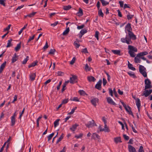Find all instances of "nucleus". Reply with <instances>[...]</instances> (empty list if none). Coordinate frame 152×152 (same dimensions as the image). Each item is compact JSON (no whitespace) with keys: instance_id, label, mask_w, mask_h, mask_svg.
I'll return each instance as SVG.
<instances>
[{"instance_id":"obj_26","label":"nucleus","mask_w":152,"mask_h":152,"mask_svg":"<svg viewBox=\"0 0 152 152\" xmlns=\"http://www.w3.org/2000/svg\"><path fill=\"white\" fill-rule=\"evenodd\" d=\"M100 1H101L102 5L104 6H106L109 4L108 2H107L104 0H100Z\"/></svg>"},{"instance_id":"obj_63","label":"nucleus","mask_w":152,"mask_h":152,"mask_svg":"<svg viewBox=\"0 0 152 152\" xmlns=\"http://www.w3.org/2000/svg\"><path fill=\"white\" fill-rule=\"evenodd\" d=\"M77 107H75L74 108L72 109V110L71 111L69 114H72L74 113L75 110L76 109Z\"/></svg>"},{"instance_id":"obj_53","label":"nucleus","mask_w":152,"mask_h":152,"mask_svg":"<svg viewBox=\"0 0 152 152\" xmlns=\"http://www.w3.org/2000/svg\"><path fill=\"white\" fill-rule=\"evenodd\" d=\"M35 36V35H34L33 36H32V37H30L29 38V39L28 40V42H30V41H31V40H33L34 39Z\"/></svg>"},{"instance_id":"obj_52","label":"nucleus","mask_w":152,"mask_h":152,"mask_svg":"<svg viewBox=\"0 0 152 152\" xmlns=\"http://www.w3.org/2000/svg\"><path fill=\"white\" fill-rule=\"evenodd\" d=\"M75 60H76V59H75V57H73V58L72 60V61L70 62V64L71 65L73 64H74V63H75Z\"/></svg>"},{"instance_id":"obj_19","label":"nucleus","mask_w":152,"mask_h":152,"mask_svg":"<svg viewBox=\"0 0 152 152\" xmlns=\"http://www.w3.org/2000/svg\"><path fill=\"white\" fill-rule=\"evenodd\" d=\"M112 52L114 54L120 56L121 51L119 50H112Z\"/></svg>"},{"instance_id":"obj_64","label":"nucleus","mask_w":152,"mask_h":152,"mask_svg":"<svg viewBox=\"0 0 152 152\" xmlns=\"http://www.w3.org/2000/svg\"><path fill=\"white\" fill-rule=\"evenodd\" d=\"M84 26H85L84 25H82L80 26H78L77 28L78 29H80L83 28Z\"/></svg>"},{"instance_id":"obj_17","label":"nucleus","mask_w":152,"mask_h":152,"mask_svg":"<svg viewBox=\"0 0 152 152\" xmlns=\"http://www.w3.org/2000/svg\"><path fill=\"white\" fill-rule=\"evenodd\" d=\"M114 140L116 143H117L119 142H122V141L121 140V137H120L115 138Z\"/></svg>"},{"instance_id":"obj_51","label":"nucleus","mask_w":152,"mask_h":152,"mask_svg":"<svg viewBox=\"0 0 152 152\" xmlns=\"http://www.w3.org/2000/svg\"><path fill=\"white\" fill-rule=\"evenodd\" d=\"M68 101H69V100H68V99H65L63 100L62 101V102H61L62 104H66L68 102Z\"/></svg>"},{"instance_id":"obj_4","label":"nucleus","mask_w":152,"mask_h":152,"mask_svg":"<svg viewBox=\"0 0 152 152\" xmlns=\"http://www.w3.org/2000/svg\"><path fill=\"white\" fill-rule=\"evenodd\" d=\"M85 125L88 128L92 127L94 126H97V125L95 123L94 121L93 120L89 121L87 124H86Z\"/></svg>"},{"instance_id":"obj_55","label":"nucleus","mask_w":152,"mask_h":152,"mask_svg":"<svg viewBox=\"0 0 152 152\" xmlns=\"http://www.w3.org/2000/svg\"><path fill=\"white\" fill-rule=\"evenodd\" d=\"M109 93L111 96H113V91L112 90L111 88H109Z\"/></svg>"},{"instance_id":"obj_22","label":"nucleus","mask_w":152,"mask_h":152,"mask_svg":"<svg viewBox=\"0 0 152 152\" xmlns=\"http://www.w3.org/2000/svg\"><path fill=\"white\" fill-rule=\"evenodd\" d=\"M78 126V125L77 124H75L72 126V127L70 128V129L73 131H74L75 130L77 126Z\"/></svg>"},{"instance_id":"obj_11","label":"nucleus","mask_w":152,"mask_h":152,"mask_svg":"<svg viewBox=\"0 0 152 152\" xmlns=\"http://www.w3.org/2000/svg\"><path fill=\"white\" fill-rule=\"evenodd\" d=\"M107 101L108 103L111 104L115 105V103L113 101V99L110 97H108L107 98Z\"/></svg>"},{"instance_id":"obj_42","label":"nucleus","mask_w":152,"mask_h":152,"mask_svg":"<svg viewBox=\"0 0 152 152\" xmlns=\"http://www.w3.org/2000/svg\"><path fill=\"white\" fill-rule=\"evenodd\" d=\"M29 59V57L27 56L26 58L22 61V63L23 64H26Z\"/></svg>"},{"instance_id":"obj_60","label":"nucleus","mask_w":152,"mask_h":152,"mask_svg":"<svg viewBox=\"0 0 152 152\" xmlns=\"http://www.w3.org/2000/svg\"><path fill=\"white\" fill-rule=\"evenodd\" d=\"M103 83L104 86H105L107 83V80L105 78H103Z\"/></svg>"},{"instance_id":"obj_45","label":"nucleus","mask_w":152,"mask_h":152,"mask_svg":"<svg viewBox=\"0 0 152 152\" xmlns=\"http://www.w3.org/2000/svg\"><path fill=\"white\" fill-rule=\"evenodd\" d=\"M87 32V31L86 29H84L82 30H81L80 31V33L82 35H83L85 33H86Z\"/></svg>"},{"instance_id":"obj_16","label":"nucleus","mask_w":152,"mask_h":152,"mask_svg":"<svg viewBox=\"0 0 152 152\" xmlns=\"http://www.w3.org/2000/svg\"><path fill=\"white\" fill-rule=\"evenodd\" d=\"M96 138L98 139H100V136L98 134L95 133H94L92 136V138L95 140Z\"/></svg>"},{"instance_id":"obj_40","label":"nucleus","mask_w":152,"mask_h":152,"mask_svg":"<svg viewBox=\"0 0 152 152\" xmlns=\"http://www.w3.org/2000/svg\"><path fill=\"white\" fill-rule=\"evenodd\" d=\"M74 45L76 48H78L80 46V44L77 43L76 41H75L74 43Z\"/></svg>"},{"instance_id":"obj_43","label":"nucleus","mask_w":152,"mask_h":152,"mask_svg":"<svg viewBox=\"0 0 152 152\" xmlns=\"http://www.w3.org/2000/svg\"><path fill=\"white\" fill-rule=\"evenodd\" d=\"M99 32L96 31L95 32V37L96 38L97 40H99Z\"/></svg>"},{"instance_id":"obj_44","label":"nucleus","mask_w":152,"mask_h":152,"mask_svg":"<svg viewBox=\"0 0 152 152\" xmlns=\"http://www.w3.org/2000/svg\"><path fill=\"white\" fill-rule=\"evenodd\" d=\"M79 93L80 94V95H85L86 94V93L83 90H80L79 91Z\"/></svg>"},{"instance_id":"obj_24","label":"nucleus","mask_w":152,"mask_h":152,"mask_svg":"<svg viewBox=\"0 0 152 152\" xmlns=\"http://www.w3.org/2000/svg\"><path fill=\"white\" fill-rule=\"evenodd\" d=\"M12 41V39H10L9 40H8L7 44L6 46L7 48H9L12 46V44L11 43V42Z\"/></svg>"},{"instance_id":"obj_29","label":"nucleus","mask_w":152,"mask_h":152,"mask_svg":"<svg viewBox=\"0 0 152 152\" xmlns=\"http://www.w3.org/2000/svg\"><path fill=\"white\" fill-rule=\"evenodd\" d=\"M69 31V28H67L63 32L62 34L63 35H66L68 34Z\"/></svg>"},{"instance_id":"obj_9","label":"nucleus","mask_w":152,"mask_h":152,"mask_svg":"<svg viewBox=\"0 0 152 152\" xmlns=\"http://www.w3.org/2000/svg\"><path fill=\"white\" fill-rule=\"evenodd\" d=\"M16 115H13L11 118V126H13L15 124V118L16 117Z\"/></svg>"},{"instance_id":"obj_31","label":"nucleus","mask_w":152,"mask_h":152,"mask_svg":"<svg viewBox=\"0 0 152 152\" xmlns=\"http://www.w3.org/2000/svg\"><path fill=\"white\" fill-rule=\"evenodd\" d=\"M91 67H89V66L87 64H86L85 67V69L86 72L90 71L91 70Z\"/></svg>"},{"instance_id":"obj_10","label":"nucleus","mask_w":152,"mask_h":152,"mask_svg":"<svg viewBox=\"0 0 152 152\" xmlns=\"http://www.w3.org/2000/svg\"><path fill=\"white\" fill-rule=\"evenodd\" d=\"M140 57H141V56H140L138 54L137 55V56L135 57L134 59V61L135 63H138L140 62L141 60L140 58H140Z\"/></svg>"},{"instance_id":"obj_50","label":"nucleus","mask_w":152,"mask_h":152,"mask_svg":"<svg viewBox=\"0 0 152 152\" xmlns=\"http://www.w3.org/2000/svg\"><path fill=\"white\" fill-rule=\"evenodd\" d=\"M123 137H124V139L126 140H128L129 139V137L125 134L123 135Z\"/></svg>"},{"instance_id":"obj_28","label":"nucleus","mask_w":152,"mask_h":152,"mask_svg":"<svg viewBox=\"0 0 152 152\" xmlns=\"http://www.w3.org/2000/svg\"><path fill=\"white\" fill-rule=\"evenodd\" d=\"M21 47V43L20 42L17 45L16 47L15 48V50L16 51H18L20 49Z\"/></svg>"},{"instance_id":"obj_56","label":"nucleus","mask_w":152,"mask_h":152,"mask_svg":"<svg viewBox=\"0 0 152 152\" xmlns=\"http://www.w3.org/2000/svg\"><path fill=\"white\" fill-rule=\"evenodd\" d=\"M130 126L132 127V131L133 132L135 133H137V131L133 127V126L132 124H130Z\"/></svg>"},{"instance_id":"obj_7","label":"nucleus","mask_w":152,"mask_h":152,"mask_svg":"<svg viewBox=\"0 0 152 152\" xmlns=\"http://www.w3.org/2000/svg\"><path fill=\"white\" fill-rule=\"evenodd\" d=\"M128 49L129 50V51H131L137 52V48L130 45H129Z\"/></svg>"},{"instance_id":"obj_54","label":"nucleus","mask_w":152,"mask_h":152,"mask_svg":"<svg viewBox=\"0 0 152 152\" xmlns=\"http://www.w3.org/2000/svg\"><path fill=\"white\" fill-rule=\"evenodd\" d=\"M55 51L54 49H51L49 53L50 54H54Z\"/></svg>"},{"instance_id":"obj_27","label":"nucleus","mask_w":152,"mask_h":152,"mask_svg":"<svg viewBox=\"0 0 152 152\" xmlns=\"http://www.w3.org/2000/svg\"><path fill=\"white\" fill-rule=\"evenodd\" d=\"M139 56L142 57L143 56L146 55L148 54V53L147 51H144L142 52L141 53H138Z\"/></svg>"},{"instance_id":"obj_23","label":"nucleus","mask_w":152,"mask_h":152,"mask_svg":"<svg viewBox=\"0 0 152 152\" xmlns=\"http://www.w3.org/2000/svg\"><path fill=\"white\" fill-rule=\"evenodd\" d=\"M104 131L105 132H109L110 131L108 127L107 126V124H104Z\"/></svg>"},{"instance_id":"obj_20","label":"nucleus","mask_w":152,"mask_h":152,"mask_svg":"<svg viewBox=\"0 0 152 152\" xmlns=\"http://www.w3.org/2000/svg\"><path fill=\"white\" fill-rule=\"evenodd\" d=\"M36 77L35 73H32L30 75V79L31 81H33Z\"/></svg>"},{"instance_id":"obj_25","label":"nucleus","mask_w":152,"mask_h":152,"mask_svg":"<svg viewBox=\"0 0 152 152\" xmlns=\"http://www.w3.org/2000/svg\"><path fill=\"white\" fill-rule=\"evenodd\" d=\"M77 15L78 16H81L83 15V10L81 9L80 8L79 9V11L77 13Z\"/></svg>"},{"instance_id":"obj_21","label":"nucleus","mask_w":152,"mask_h":152,"mask_svg":"<svg viewBox=\"0 0 152 152\" xmlns=\"http://www.w3.org/2000/svg\"><path fill=\"white\" fill-rule=\"evenodd\" d=\"M128 66L129 68V69L133 71H134L136 70L135 68L133 66V65H132V64H130L129 61H128Z\"/></svg>"},{"instance_id":"obj_3","label":"nucleus","mask_w":152,"mask_h":152,"mask_svg":"<svg viewBox=\"0 0 152 152\" xmlns=\"http://www.w3.org/2000/svg\"><path fill=\"white\" fill-rule=\"evenodd\" d=\"M145 89H148L151 88L152 86L151 85V81L148 79H146L145 80Z\"/></svg>"},{"instance_id":"obj_47","label":"nucleus","mask_w":152,"mask_h":152,"mask_svg":"<svg viewBox=\"0 0 152 152\" xmlns=\"http://www.w3.org/2000/svg\"><path fill=\"white\" fill-rule=\"evenodd\" d=\"M49 46L48 45V42L47 41L46 42L45 45L43 48V49L44 50H45Z\"/></svg>"},{"instance_id":"obj_12","label":"nucleus","mask_w":152,"mask_h":152,"mask_svg":"<svg viewBox=\"0 0 152 152\" xmlns=\"http://www.w3.org/2000/svg\"><path fill=\"white\" fill-rule=\"evenodd\" d=\"M128 149L129 152H136L135 148L130 145H128Z\"/></svg>"},{"instance_id":"obj_33","label":"nucleus","mask_w":152,"mask_h":152,"mask_svg":"<svg viewBox=\"0 0 152 152\" xmlns=\"http://www.w3.org/2000/svg\"><path fill=\"white\" fill-rule=\"evenodd\" d=\"M134 52L131 51H129L128 52V53L129 54L130 56L132 57H135L136 56V54Z\"/></svg>"},{"instance_id":"obj_6","label":"nucleus","mask_w":152,"mask_h":152,"mask_svg":"<svg viewBox=\"0 0 152 152\" xmlns=\"http://www.w3.org/2000/svg\"><path fill=\"white\" fill-rule=\"evenodd\" d=\"M152 92V90H148L147 89H145V88L144 91L143 92L142 95V96H144L145 97H147L151 94Z\"/></svg>"},{"instance_id":"obj_30","label":"nucleus","mask_w":152,"mask_h":152,"mask_svg":"<svg viewBox=\"0 0 152 152\" xmlns=\"http://www.w3.org/2000/svg\"><path fill=\"white\" fill-rule=\"evenodd\" d=\"M125 109L127 113L129 114L132 113V112L131 110L130 107L129 106H127V107L125 108Z\"/></svg>"},{"instance_id":"obj_8","label":"nucleus","mask_w":152,"mask_h":152,"mask_svg":"<svg viewBox=\"0 0 152 152\" xmlns=\"http://www.w3.org/2000/svg\"><path fill=\"white\" fill-rule=\"evenodd\" d=\"M102 83V81L101 80H99L96 84L95 87L98 90H100L101 89V84Z\"/></svg>"},{"instance_id":"obj_57","label":"nucleus","mask_w":152,"mask_h":152,"mask_svg":"<svg viewBox=\"0 0 152 152\" xmlns=\"http://www.w3.org/2000/svg\"><path fill=\"white\" fill-rule=\"evenodd\" d=\"M57 74L59 76H61L63 75L64 74V73L63 72H62L58 71L57 72Z\"/></svg>"},{"instance_id":"obj_58","label":"nucleus","mask_w":152,"mask_h":152,"mask_svg":"<svg viewBox=\"0 0 152 152\" xmlns=\"http://www.w3.org/2000/svg\"><path fill=\"white\" fill-rule=\"evenodd\" d=\"M133 17V15H130L129 14H128L127 15V17L128 20L131 19Z\"/></svg>"},{"instance_id":"obj_49","label":"nucleus","mask_w":152,"mask_h":152,"mask_svg":"<svg viewBox=\"0 0 152 152\" xmlns=\"http://www.w3.org/2000/svg\"><path fill=\"white\" fill-rule=\"evenodd\" d=\"M36 13V12H33L30 14L26 15L29 17H33Z\"/></svg>"},{"instance_id":"obj_32","label":"nucleus","mask_w":152,"mask_h":152,"mask_svg":"<svg viewBox=\"0 0 152 152\" xmlns=\"http://www.w3.org/2000/svg\"><path fill=\"white\" fill-rule=\"evenodd\" d=\"M60 120L59 119L56 120L54 123V127L56 128L58 124L59 121Z\"/></svg>"},{"instance_id":"obj_36","label":"nucleus","mask_w":152,"mask_h":152,"mask_svg":"<svg viewBox=\"0 0 152 152\" xmlns=\"http://www.w3.org/2000/svg\"><path fill=\"white\" fill-rule=\"evenodd\" d=\"M54 134V133H52L48 137V141H49L50 140H51L52 137L53 136Z\"/></svg>"},{"instance_id":"obj_34","label":"nucleus","mask_w":152,"mask_h":152,"mask_svg":"<svg viewBox=\"0 0 152 152\" xmlns=\"http://www.w3.org/2000/svg\"><path fill=\"white\" fill-rule=\"evenodd\" d=\"M18 59V57L15 54L14 55L12 59V62L14 63Z\"/></svg>"},{"instance_id":"obj_59","label":"nucleus","mask_w":152,"mask_h":152,"mask_svg":"<svg viewBox=\"0 0 152 152\" xmlns=\"http://www.w3.org/2000/svg\"><path fill=\"white\" fill-rule=\"evenodd\" d=\"M82 52L85 53H88V51L86 48L83 49L82 51Z\"/></svg>"},{"instance_id":"obj_41","label":"nucleus","mask_w":152,"mask_h":152,"mask_svg":"<svg viewBox=\"0 0 152 152\" xmlns=\"http://www.w3.org/2000/svg\"><path fill=\"white\" fill-rule=\"evenodd\" d=\"M128 74L131 77H132L134 78L136 77V76L132 72H128Z\"/></svg>"},{"instance_id":"obj_61","label":"nucleus","mask_w":152,"mask_h":152,"mask_svg":"<svg viewBox=\"0 0 152 152\" xmlns=\"http://www.w3.org/2000/svg\"><path fill=\"white\" fill-rule=\"evenodd\" d=\"M0 4L4 6H5V3L4 2V0H0Z\"/></svg>"},{"instance_id":"obj_1","label":"nucleus","mask_w":152,"mask_h":152,"mask_svg":"<svg viewBox=\"0 0 152 152\" xmlns=\"http://www.w3.org/2000/svg\"><path fill=\"white\" fill-rule=\"evenodd\" d=\"M125 30L128 32V35H126L125 38H122L121 39V41L123 43H126L127 44H130L132 43L131 39L135 40L136 39L135 35L131 31L132 28L131 24L129 23L125 27Z\"/></svg>"},{"instance_id":"obj_39","label":"nucleus","mask_w":152,"mask_h":152,"mask_svg":"<svg viewBox=\"0 0 152 152\" xmlns=\"http://www.w3.org/2000/svg\"><path fill=\"white\" fill-rule=\"evenodd\" d=\"M98 15L99 16H101L102 17H103L104 14L103 12H102V10L101 9L99 10Z\"/></svg>"},{"instance_id":"obj_35","label":"nucleus","mask_w":152,"mask_h":152,"mask_svg":"<svg viewBox=\"0 0 152 152\" xmlns=\"http://www.w3.org/2000/svg\"><path fill=\"white\" fill-rule=\"evenodd\" d=\"M64 134H62L60 137L59 138L58 140L56 141V143H58L59 142L61 141L64 137Z\"/></svg>"},{"instance_id":"obj_46","label":"nucleus","mask_w":152,"mask_h":152,"mask_svg":"<svg viewBox=\"0 0 152 152\" xmlns=\"http://www.w3.org/2000/svg\"><path fill=\"white\" fill-rule=\"evenodd\" d=\"M139 152H145L144 149L143 147L142 146H141L140 147V148L138 150Z\"/></svg>"},{"instance_id":"obj_48","label":"nucleus","mask_w":152,"mask_h":152,"mask_svg":"<svg viewBox=\"0 0 152 152\" xmlns=\"http://www.w3.org/2000/svg\"><path fill=\"white\" fill-rule=\"evenodd\" d=\"M83 135V134L82 133H80L78 135H76L75 136V137L77 139L80 138L82 137Z\"/></svg>"},{"instance_id":"obj_2","label":"nucleus","mask_w":152,"mask_h":152,"mask_svg":"<svg viewBox=\"0 0 152 152\" xmlns=\"http://www.w3.org/2000/svg\"><path fill=\"white\" fill-rule=\"evenodd\" d=\"M139 70L140 72L144 77H147V73L145 72L146 69L144 66L140 65L139 67Z\"/></svg>"},{"instance_id":"obj_13","label":"nucleus","mask_w":152,"mask_h":152,"mask_svg":"<svg viewBox=\"0 0 152 152\" xmlns=\"http://www.w3.org/2000/svg\"><path fill=\"white\" fill-rule=\"evenodd\" d=\"M98 99L97 98H93L91 100V102L94 106L96 105V103L98 102Z\"/></svg>"},{"instance_id":"obj_62","label":"nucleus","mask_w":152,"mask_h":152,"mask_svg":"<svg viewBox=\"0 0 152 152\" xmlns=\"http://www.w3.org/2000/svg\"><path fill=\"white\" fill-rule=\"evenodd\" d=\"M105 73L106 74L107 77V80L108 81H110V77L109 74L106 72H105Z\"/></svg>"},{"instance_id":"obj_38","label":"nucleus","mask_w":152,"mask_h":152,"mask_svg":"<svg viewBox=\"0 0 152 152\" xmlns=\"http://www.w3.org/2000/svg\"><path fill=\"white\" fill-rule=\"evenodd\" d=\"M71 8V6L70 5L65 6L64 7V9L66 10H68Z\"/></svg>"},{"instance_id":"obj_37","label":"nucleus","mask_w":152,"mask_h":152,"mask_svg":"<svg viewBox=\"0 0 152 152\" xmlns=\"http://www.w3.org/2000/svg\"><path fill=\"white\" fill-rule=\"evenodd\" d=\"M37 61L36 62H33L31 64H30L28 66V67L29 68H30L31 67H33L34 66H36L37 64Z\"/></svg>"},{"instance_id":"obj_14","label":"nucleus","mask_w":152,"mask_h":152,"mask_svg":"<svg viewBox=\"0 0 152 152\" xmlns=\"http://www.w3.org/2000/svg\"><path fill=\"white\" fill-rule=\"evenodd\" d=\"M6 61H5L1 65L0 67V73L2 72L6 65Z\"/></svg>"},{"instance_id":"obj_15","label":"nucleus","mask_w":152,"mask_h":152,"mask_svg":"<svg viewBox=\"0 0 152 152\" xmlns=\"http://www.w3.org/2000/svg\"><path fill=\"white\" fill-rule=\"evenodd\" d=\"M136 100V105L137 106L138 110H140V99L138 98H137Z\"/></svg>"},{"instance_id":"obj_5","label":"nucleus","mask_w":152,"mask_h":152,"mask_svg":"<svg viewBox=\"0 0 152 152\" xmlns=\"http://www.w3.org/2000/svg\"><path fill=\"white\" fill-rule=\"evenodd\" d=\"M71 76L72 77L70 78L69 82L71 84H74L75 83H77V76L74 75H72Z\"/></svg>"},{"instance_id":"obj_18","label":"nucleus","mask_w":152,"mask_h":152,"mask_svg":"<svg viewBox=\"0 0 152 152\" xmlns=\"http://www.w3.org/2000/svg\"><path fill=\"white\" fill-rule=\"evenodd\" d=\"M87 79L89 82H94L96 80V79L95 78L92 76H88L87 77Z\"/></svg>"}]
</instances>
